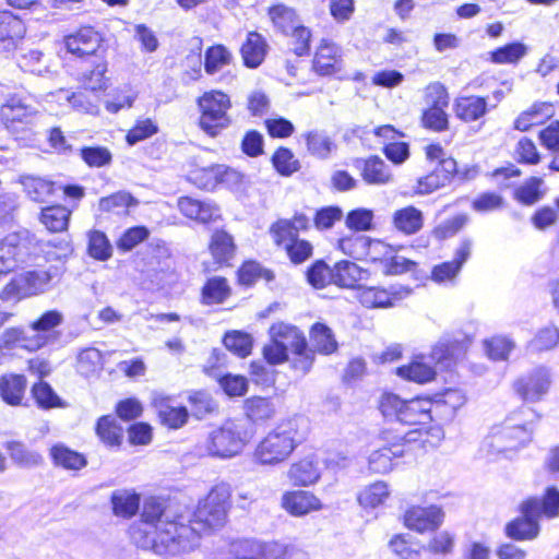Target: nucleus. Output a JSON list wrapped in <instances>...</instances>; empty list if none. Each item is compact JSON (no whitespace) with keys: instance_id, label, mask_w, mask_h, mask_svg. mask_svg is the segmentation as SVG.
Listing matches in <instances>:
<instances>
[{"instance_id":"nucleus-1","label":"nucleus","mask_w":559,"mask_h":559,"mask_svg":"<svg viewBox=\"0 0 559 559\" xmlns=\"http://www.w3.org/2000/svg\"><path fill=\"white\" fill-rule=\"evenodd\" d=\"M130 537L138 547L168 557L193 550L199 545L200 533L194 526L176 521L167 502L148 498L141 520L130 527Z\"/></svg>"},{"instance_id":"nucleus-2","label":"nucleus","mask_w":559,"mask_h":559,"mask_svg":"<svg viewBox=\"0 0 559 559\" xmlns=\"http://www.w3.org/2000/svg\"><path fill=\"white\" fill-rule=\"evenodd\" d=\"M538 415L528 406L512 412L502 424L495 426L485 438L483 447L488 454L515 452L532 440L533 426Z\"/></svg>"},{"instance_id":"nucleus-3","label":"nucleus","mask_w":559,"mask_h":559,"mask_svg":"<svg viewBox=\"0 0 559 559\" xmlns=\"http://www.w3.org/2000/svg\"><path fill=\"white\" fill-rule=\"evenodd\" d=\"M253 435V426L247 419H229L210 432L204 442V449L211 456L229 459L241 453Z\"/></svg>"},{"instance_id":"nucleus-4","label":"nucleus","mask_w":559,"mask_h":559,"mask_svg":"<svg viewBox=\"0 0 559 559\" xmlns=\"http://www.w3.org/2000/svg\"><path fill=\"white\" fill-rule=\"evenodd\" d=\"M297 429L294 423L278 425L257 445L254 460L261 465H277L286 461L298 445Z\"/></svg>"},{"instance_id":"nucleus-5","label":"nucleus","mask_w":559,"mask_h":559,"mask_svg":"<svg viewBox=\"0 0 559 559\" xmlns=\"http://www.w3.org/2000/svg\"><path fill=\"white\" fill-rule=\"evenodd\" d=\"M271 338L280 343L290 353V367L301 376L312 368L314 355L308 346L304 333L294 325L283 322L274 323L270 328Z\"/></svg>"},{"instance_id":"nucleus-6","label":"nucleus","mask_w":559,"mask_h":559,"mask_svg":"<svg viewBox=\"0 0 559 559\" xmlns=\"http://www.w3.org/2000/svg\"><path fill=\"white\" fill-rule=\"evenodd\" d=\"M230 486L225 483L214 486L209 495L199 502L194 512V524L207 528L223 527L230 509Z\"/></svg>"},{"instance_id":"nucleus-7","label":"nucleus","mask_w":559,"mask_h":559,"mask_svg":"<svg viewBox=\"0 0 559 559\" xmlns=\"http://www.w3.org/2000/svg\"><path fill=\"white\" fill-rule=\"evenodd\" d=\"M198 105L201 110L199 126L207 135L215 138L230 126L228 95L217 91L207 92L199 98Z\"/></svg>"},{"instance_id":"nucleus-8","label":"nucleus","mask_w":559,"mask_h":559,"mask_svg":"<svg viewBox=\"0 0 559 559\" xmlns=\"http://www.w3.org/2000/svg\"><path fill=\"white\" fill-rule=\"evenodd\" d=\"M380 439L384 443L379 449L370 453L368 457V466L373 473L385 474L392 471L393 459L404 455L406 443L404 437L393 435L389 430L382 431Z\"/></svg>"},{"instance_id":"nucleus-9","label":"nucleus","mask_w":559,"mask_h":559,"mask_svg":"<svg viewBox=\"0 0 559 559\" xmlns=\"http://www.w3.org/2000/svg\"><path fill=\"white\" fill-rule=\"evenodd\" d=\"M522 516L511 521L506 526L508 537L516 540L533 539L539 533L538 503L536 497H531L520 507Z\"/></svg>"},{"instance_id":"nucleus-10","label":"nucleus","mask_w":559,"mask_h":559,"mask_svg":"<svg viewBox=\"0 0 559 559\" xmlns=\"http://www.w3.org/2000/svg\"><path fill=\"white\" fill-rule=\"evenodd\" d=\"M550 383L549 371L544 367H538L518 379L514 389L524 401L537 402L547 394Z\"/></svg>"},{"instance_id":"nucleus-11","label":"nucleus","mask_w":559,"mask_h":559,"mask_svg":"<svg viewBox=\"0 0 559 559\" xmlns=\"http://www.w3.org/2000/svg\"><path fill=\"white\" fill-rule=\"evenodd\" d=\"M338 248L344 254L357 260L366 258L378 260L380 259L378 257V252L384 251L388 253L390 251L389 246L384 242L380 240H372L365 235L358 234L340 239Z\"/></svg>"},{"instance_id":"nucleus-12","label":"nucleus","mask_w":559,"mask_h":559,"mask_svg":"<svg viewBox=\"0 0 559 559\" xmlns=\"http://www.w3.org/2000/svg\"><path fill=\"white\" fill-rule=\"evenodd\" d=\"M444 520L443 510L435 504L412 507L404 514L405 525L415 532L425 533L438 530Z\"/></svg>"},{"instance_id":"nucleus-13","label":"nucleus","mask_w":559,"mask_h":559,"mask_svg":"<svg viewBox=\"0 0 559 559\" xmlns=\"http://www.w3.org/2000/svg\"><path fill=\"white\" fill-rule=\"evenodd\" d=\"M37 110L17 96H12L1 106L0 119L7 129L16 130L20 124L33 122Z\"/></svg>"},{"instance_id":"nucleus-14","label":"nucleus","mask_w":559,"mask_h":559,"mask_svg":"<svg viewBox=\"0 0 559 559\" xmlns=\"http://www.w3.org/2000/svg\"><path fill=\"white\" fill-rule=\"evenodd\" d=\"M473 242L471 239H464L455 249L452 261H447L436 265L431 272V278L436 283H453L460 273L463 264L468 260L472 253Z\"/></svg>"},{"instance_id":"nucleus-15","label":"nucleus","mask_w":559,"mask_h":559,"mask_svg":"<svg viewBox=\"0 0 559 559\" xmlns=\"http://www.w3.org/2000/svg\"><path fill=\"white\" fill-rule=\"evenodd\" d=\"M411 294L406 287L392 286L389 290L379 287H359L358 299L367 308H385L393 305V300L402 299Z\"/></svg>"},{"instance_id":"nucleus-16","label":"nucleus","mask_w":559,"mask_h":559,"mask_svg":"<svg viewBox=\"0 0 559 559\" xmlns=\"http://www.w3.org/2000/svg\"><path fill=\"white\" fill-rule=\"evenodd\" d=\"M343 69L342 49L322 39L313 59V70L319 75H333Z\"/></svg>"},{"instance_id":"nucleus-17","label":"nucleus","mask_w":559,"mask_h":559,"mask_svg":"<svg viewBox=\"0 0 559 559\" xmlns=\"http://www.w3.org/2000/svg\"><path fill=\"white\" fill-rule=\"evenodd\" d=\"M282 507L294 516H304L322 509V503L312 492L306 490L287 491L282 496Z\"/></svg>"},{"instance_id":"nucleus-18","label":"nucleus","mask_w":559,"mask_h":559,"mask_svg":"<svg viewBox=\"0 0 559 559\" xmlns=\"http://www.w3.org/2000/svg\"><path fill=\"white\" fill-rule=\"evenodd\" d=\"M49 336L43 333L32 334L20 328L7 329L0 337V345L5 348L21 347L27 350H37L48 344Z\"/></svg>"},{"instance_id":"nucleus-19","label":"nucleus","mask_w":559,"mask_h":559,"mask_svg":"<svg viewBox=\"0 0 559 559\" xmlns=\"http://www.w3.org/2000/svg\"><path fill=\"white\" fill-rule=\"evenodd\" d=\"M67 50L78 57L93 56L100 44V36L92 27H83L64 39Z\"/></svg>"},{"instance_id":"nucleus-20","label":"nucleus","mask_w":559,"mask_h":559,"mask_svg":"<svg viewBox=\"0 0 559 559\" xmlns=\"http://www.w3.org/2000/svg\"><path fill=\"white\" fill-rule=\"evenodd\" d=\"M49 457L55 467L69 472H79L86 467V456L62 442L52 444L49 449Z\"/></svg>"},{"instance_id":"nucleus-21","label":"nucleus","mask_w":559,"mask_h":559,"mask_svg":"<svg viewBox=\"0 0 559 559\" xmlns=\"http://www.w3.org/2000/svg\"><path fill=\"white\" fill-rule=\"evenodd\" d=\"M27 388L24 374L5 373L0 377V397L10 406H26L23 403Z\"/></svg>"},{"instance_id":"nucleus-22","label":"nucleus","mask_w":559,"mask_h":559,"mask_svg":"<svg viewBox=\"0 0 559 559\" xmlns=\"http://www.w3.org/2000/svg\"><path fill=\"white\" fill-rule=\"evenodd\" d=\"M466 348L467 341L443 336L432 347L430 357L437 364L448 368L451 366L452 361L456 360L465 353Z\"/></svg>"},{"instance_id":"nucleus-23","label":"nucleus","mask_w":559,"mask_h":559,"mask_svg":"<svg viewBox=\"0 0 559 559\" xmlns=\"http://www.w3.org/2000/svg\"><path fill=\"white\" fill-rule=\"evenodd\" d=\"M25 34V25L10 11L0 12V48L10 50Z\"/></svg>"},{"instance_id":"nucleus-24","label":"nucleus","mask_w":559,"mask_h":559,"mask_svg":"<svg viewBox=\"0 0 559 559\" xmlns=\"http://www.w3.org/2000/svg\"><path fill=\"white\" fill-rule=\"evenodd\" d=\"M287 477L294 486H309L320 478L318 464L313 455H308L290 465Z\"/></svg>"},{"instance_id":"nucleus-25","label":"nucleus","mask_w":559,"mask_h":559,"mask_svg":"<svg viewBox=\"0 0 559 559\" xmlns=\"http://www.w3.org/2000/svg\"><path fill=\"white\" fill-rule=\"evenodd\" d=\"M24 261V252L16 235H9L0 242V277L12 272Z\"/></svg>"},{"instance_id":"nucleus-26","label":"nucleus","mask_w":559,"mask_h":559,"mask_svg":"<svg viewBox=\"0 0 559 559\" xmlns=\"http://www.w3.org/2000/svg\"><path fill=\"white\" fill-rule=\"evenodd\" d=\"M361 177L369 185L383 186L393 181V175L389 165L379 156H370L360 160Z\"/></svg>"},{"instance_id":"nucleus-27","label":"nucleus","mask_w":559,"mask_h":559,"mask_svg":"<svg viewBox=\"0 0 559 559\" xmlns=\"http://www.w3.org/2000/svg\"><path fill=\"white\" fill-rule=\"evenodd\" d=\"M453 109L459 119L473 122L486 115L487 102L479 96H461L455 99Z\"/></svg>"},{"instance_id":"nucleus-28","label":"nucleus","mask_w":559,"mask_h":559,"mask_svg":"<svg viewBox=\"0 0 559 559\" xmlns=\"http://www.w3.org/2000/svg\"><path fill=\"white\" fill-rule=\"evenodd\" d=\"M432 403L428 399H412L404 401V413L401 417V424L404 425H426L431 420Z\"/></svg>"},{"instance_id":"nucleus-29","label":"nucleus","mask_w":559,"mask_h":559,"mask_svg":"<svg viewBox=\"0 0 559 559\" xmlns=\"http://www.w3.org/2000/svg\"><path fill=\"white\" fill-rule=\"evenodd\" d=\"M20 183L23 187L27 198L34 202L44 203L53 194L55 183L41 177L32 175H22Z\"/></svg>"},{"instance_id":"nucleus-30","label":"nucleus","mask_w":559,"mask_h":559,"mask_svg":"<svg viewBox=\"0 0 559 559\" xmlns=\"http://www.w3.org/2000/svg\"><path fill=\"white\" fill-rule=\"evenodd\" d=\"M367 275V271L359 267L355 262L352 261H340L333 266V284L353 288L356 283L364 280Z\"/></svg>"},{"instance_id":"nucleus-31","label":"nucleus","mask_w":559,"mask_h":559,"mask_svg":"<svg viewBox=\"0 0 559 559\" xmlns=\"http://www.w3.org/2000/svg\"><path fill=\"white\" fill-rule=\"evenodd\" d=\"M302 138L305 139L308 153L320 159L329 158L336 148L335 142L323 130H311L302 134Z\"/></svg>"},{"instance_id":"nucleus-32","label":"nucleus","mask_w":559,"mask_h":559,"mask_svg":"<svg viewBox=\"0 0 559 559\" xmlns=\"http://www.w3.org/2000/svg\"><path fill=\"white\" fill-rule=\"evenodd\" d=\"M265 53L266 43L263 37L255 32H250L246 43L241 46L245 64L249 68H257L264 60Z\"/></svg>"},{"instance_id":"nucleus-33","label":"nucleus","mask_w":559,"mask_h":559,"mask_svg":"<svg viewBox=\"0 0 559 559\" xmlns=\"http://www.w3.org/2000/svg\"><path fill=\"white\" fill-rule=\"evenodd\" d=\"M423 223V213L414 206L397 210L393 215L394 227L405 235H413L419 231Z\"/></svg>"},{"instance_id":"nucleus-34","label":"nucleus","mask_w":559,"mask_h":559,"mask_svg":"<svg viewBox=\"0 0 559 559\" xmlns=\"http://www.w3.org/2000/svg\"><path fill=\"white\" fill-rule=\"evenodd\" d=\"M31 395L40 409L64 408L67 403L56 393L51 385L45 381H38L31 388Z\"/></svg>"},{"instance_id":"nucleus-35","label":"nucleus","mask_w":559,"mask_h":559,"mask_svg":"<svg viewBox=\"0 0 559 559\" xmlns=\"http://www.w3.org/2000/svg\"><path fill=\"white\" fill-rule=\"evenodd\" d=\"M233 237L224 230L215 231L210 243L211 253L219 265L228 264L235 255Z\"/></svg>"},{"instance_id":"nucleus-36","label":"nucleus","mask_w":559,"mask_h":559,"mask_svg":"<svg viewBox=\"0 0 559 559\" xmlns=\"http://www.w3.org/2000/svg\"><path fill=\"white\" fill-rule=\"evenodd\" d=\"M245 412L247 420L252 423H264L275 415V407L271 400L254 396L246 400Z\"/></svg>"},{"instance_id":"nucleus-37","label":"nucleus","mask_w":559,"mask_h":559,"mask_svg":"<svg viewBox=\"0 0 559 559\" xmlns=\"http://www.w3.org/2000/svg\"><path fill=\"white\" fill-rule=\"evenodd\" d=\"M58 275L57 267H51L47 271L37 270L29 271L21 274V277L24 280V286L27 293V296L36 295L38 293H43L50 286L51 281Z\"/></svg>"},{"instance_id":"nucleus-38","label":"nucleus","mask_w":559,"mask_h":559,"mask_svg":"<svg viewBox=\"0 0 559 559\" xmlns=\"http://www.w3.org/2000/svg\"><path fill=\"white\" fill-rule=\"evenodd\" d=\"M5 448L13 463L20 467L33 468L41 465L44 462L40 453L27 449L22 442L10 441Z\"/></svg>"},{"instance_id":"nucleus-39","label":"nucleus","mask_w":559,"mask_h":559,"mask_svg":"<svg viewBox=\"0 0 559 559\" xmlns=\"http://www.w3.org/2000/svg\"><path fill=\"white\" fill-rule=\"evenodd\" d=\"M230 295V287L225 277L214 276L206 281L202 288V302L216 305L224 302Z\"/></svg>"},{"instance_id":"nucleus-40","label":"nucleus","mask_w":559,"mask_h":559,"mask_svg":"<svg viewBox=\"0 0 559 559\" xmlns=\"http://www.w3.org/2000/svg\"><path fill=\"white\" fill-rule=\"evenodd\" d=\"M110 500L112 511L117 516L131 518L139 510L140 497L128 490L114 491Z\"/></svg>"},{"instance_id":"nucleus-41","label":"nucleus","mask_w":559,"mask_h":559,"mask_svg":"<svg viewBox=\"0 0 559 559\" xmlns=\"http://www.w3.org/2000/svg\"><path fill=\"white\" fill-rule=\"evenodd\" d=\"M310 340L314 349L323 355H330L337 348L332 330L323 323H316L310 331Z\"/></svg>"},{"instance_id":"nucleus-42","label":"nucleus","mask_w":559,"mask_h":559,"mask_svg":"<svg viewBox=\"0 0 559 559\" xmlns=\"http://www.w3.org/2000/svg\"><path fill=\"white\" fill-rule=\"evenodd\" d=\"M138 204V201L126 191H118L108 197L99 199L98 210L100 212L126 214L128 209Z\"/></svg>"},{"instance_id":"nucleus-43","label":"nucleus","mask_w":559,"mask_h":559,"mask_svg":"<svg viewBox=\"0 0 559 559\" xmlns=\"http://www.w3.org/2000/svg\"><path fill=\"white\" fill-rule=\"evenodd\" d=\"M17 64L24 72H29L39 76L51 72L50 60L38 50H29L28 52L23 53L19 58Z\"/></svg>"},{"instance_id":"nucleus-44","label":"nucleus","mask_w":559,"mask_h":559,"mask_svg":"<svg viewBox=\"0 0 559 559\" xmlns=\"http://www.w3.org/2000/svg\"><path fill=\"white\" fill-rule=\"evenodd\" d=\"M71 212L62 205H52L43 209L40 222L53 233L62 231L68 227Z\"/></svg>"},{"instance_id":"nucleus-45","label":"nucleus","mask_w":559,"mask_h":559,"mask_svg":"<svg viewBox=\"0 0 559 559\" xmlns=\"http://www.w3.org/2000/svg\"><path fill=\"white\" fill-rule=\"evenodd\" d=\"M390 495L389 486L384 481H376L365 487L358 495V502L364 508H376L382 504Z\"/></svg>"},{"instance_id":"nucleus-46","label":"nucleus","mask_w":559,"mask_h":559,"mask_svg":"<svg viewBox=\"0 0 559 559\" xmlns=\"http://www.w3.org/2000/svg\"><path fill=\"white\" fill-rule=\"evenodd\" d=\"M270 16L274 25L287 35L300 24L295 10L284 4H277L271 8Z\"/></svg>"},{"instance_id":"nucleus-47","label":"nucleus","mask_w":559,"mask_h":559,"mask_svg":"<svg viewBox=\"0 0 559 559\" xmlns=\"http://www.w3.org/2000/svg\"><path fill=\"white\" fill-rule=\"evenodd\" d=\"M397 374L417 383H426L435 378L436 371L428 364L415 360L407 366L400 367Z\"/></svg>"},{"instance_id":"nucleus-48","label":"nucleus","mask_w":559,"mask_h":559,"mask_svg":"<svg viewBox=\"0 0 559 559\" xmlns=\"http://www.w3.org/2000/svg\"><path fill=\"white\" fill-rule=\"evenodd\" d=\"M223 343L225 347L239 357H246L251 353L252 338L249 334L233 331L225 334Z\"/></svg>"},{"instance_id":"nucleus-49","label":"nucleus","mask_w":559,"mask_h":559,"mask_svg":"<svg viewBox=\"0 0 559 559\" xmlns=\"http://www.w3.org/2000/svg\"><path fill=\"white\" fill-rule=\"evenodd\" d=\"M96 432L108 445H118L122 438V428L110 416H104L98 420Z\"/></svg>"},{"instance_id":"nucleus-50","label":"nucleus","mask_w":559,"mask_h":559,"mask_svg":"<svg viewBox=\"0 0 559 559\" xmlns=\"http://www.w3.org/2000/svg\"><path fill=\"white\" fill-rule=\"evenodd\" d=\"M527 46L522 43H512L491 52L495 63H515L527 53Z\"/></svg>"},{"instance_id":"nucleus-51","label":"nucleus","mask_w":559,"mask_h":559,"mask_svg":"<svg viewBox=\"0 0 559 559\" xmlns=\"http://www.w3.org/2000/svg\"><path fill=\"white\" fill-rule=\"evenodd\" d=\"M229 51L222 45L210 47L204 55V69L206 73L214 74L230 62Z\"/></svg>"},{"instance_id":"nucleus-52","label":"nucleus","mask_w":559,"mask_h":559,"mask_svg":"<svg viewBox=\"0 0 559 559\" xmlns=\"http://www.w3.org/2000/svg\"><path fill=\"white\" fill-rule=\"evenodd\" d=\"M63 321V316L57 310H49L43 313L39 319L31 324L29 332L32 334L43 333L49 336L48 343L55 340L50 331L60 325Z\"/></svg>"},{"instance_id":"nucleus-53","label":"nucleus","mask_w":559,"mask_h":559,"mask_svg":"<svg viewBox=\"0 0 559 559\" xmlns=\"http://www.w3.org/2000/svg\"><path fill=\"white\" fill-rule=\"evenodd\" d=\"M558 343L559 330L554 325H549L540 329L527 347L531 352H543L554 348Z\"/></svg>"},{"instance_id":"nucleus-54","label":"nucleus","mask_w":559,"mask_h":559,"mask_svg":"<svg viewBox=\"0 0 559 559\" xmlns=\"http://www.w3.org/2000/svg\"><path fill=\"white\" fill-rule=\"evenodd\" d=\"M88 253L94 259L105 261L111 257V245L100 230H92L88 233Z\"/></svg>"},{"instance_id":"nucleus-55","label":"nucleus","mask_w":559,"mask_h":559,"mask_svg":"<svg viewBox=\"0 0 559 559\" xmlns=\"http://www.w3.org/2000/svg\"><path fill=\"white\" fill-rule=\"evenodd\" d=\"M404 401L394 393H384L380 399L379 409L384 418L401 423L404 413Z\"/></svg>"},{"instance_id":"nucleus-56","label":"nucleus","mask_w":559,"mask_h":559,"mask_svg":"<svg viewBox=\"0 0 559 559\" xmlns=\"http://www.w3.org/2000/svg\"><path fill=\"white\" fill-rule=\"evenodd\" d=\"M158 415L160 421L173 429L182 427L188 419V411L182 406L162 405L158 409Z\"/></svg>"},{"instance_id":"nucleus-57","label":"nucleus","mask_w":559,"mask_h":559,"mask_svg":"<svg viewBox=\"0 0 559 559\" xmlns=\"http://www.w3.org/2000/svg\"><path fill=\"white\" fill-rule=\"evenodd\" d=\"M275 169L283 176H290L299 169V162L293 152L286 147H280L272 157Z\"/></svg>"},{"instance_id":"nucleus-58","label":"nucleus","mask_w":559,"mask_h":559,"mask_svg":"<svg viewBox=\"0 0 559 559\" xmlns=\"http://www.w3.org/2000/svg\"><path fill=\"white\" fill-rule=\"evenodd\" d=\"M307 278L314 288H323L333 283V269H330L324 261L314 262L307 272Z\"/></svg>"},{"instance_id":"nucleus-59","label":"nucleus","mask_w":559,"mask_h":559,"mask_svg":"<svg viewBox=\"0 0 559 559\" xmlns=\"http://www.w3.org/2000/svg\"><path fill=\"white\" fill-rule=\"evenodd\" d=\"M543 180L532 177L515 190V198L523 204L532 205L536 203L543 195L540 186Z\"/></svg>"},{"instance_id":"nucleus-60","label":"nucleus","mask_w":559,"mask_h":559,"mask_svg":"<svg viewBox=\"0 0 559 559\" xmlns=\"http://www.w3.org/2000/svg\"><path fill=\"white\" fill-rule=\"evenodd\" d=\"M389 252L384 251L378 252V255L381 254L384 261V273L388 275H397L404 272L411 271L415 266V262L408 260L401 255H393L392 249L389 247Z\"/></svg>"},{"instance_id":"nucleus-61","label":"nucleus","mask_w":559,"mask_h":559,"mask_svg":"<svg viewBox=\"0 0 559 559\" xmlns=\"http://www.w3.org/2000/svg\"><path fill=\"white\" fill-rule=\"evenodd\" d=\"M538 518L545 515L554 519L559 515V490L556 487H548L543 499L537 498Z\"/></svg>"},{"instance_id":"nucleus-62","label":"nucleus","mask_w":559,"mask_h":559,"mask_svg":"<svg viewBox=\"0 0 559 559\" xmlns=\"http://www.w3.org/2000/svg\"><path fill=\"white\" fill-rule=\"evenodd\" d=\"M157 131L158 127L152 119H140L136 121L134 127L128 132L126 139L130 145H134L138 142L156 134Z\"/></svg>"},{"instance_id":"nucleus-63","label":"nucleus","mask_w":559,"mask_h":559,"mask_svg":"<svg viewBox=\"0 0 559 559\" xmlns=\"http://www.w3.org/2000/svg\"><path fill=\"white\" fill-rule=\"evenodd\" d=\"M260 540L238 539L229 544L233 559H258Z\"/></svg>"},{"instance_id":"nucleus-64","label":"nucleus","mask_w":559,"mask_h":559,"mask_svg":"<svg viewBox=\"0 0 559 559\" xmlns=\"http://www.w3.org/2000/svg\"><path fill=\"white\" fill-rule=\"evenodd\" d=\"M150 236V230L145 226H135L127 229L118 240V248L123 251H130L139 243L146 240Z\"/></svg>"}]
</instances>
